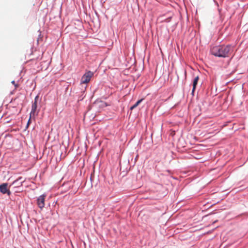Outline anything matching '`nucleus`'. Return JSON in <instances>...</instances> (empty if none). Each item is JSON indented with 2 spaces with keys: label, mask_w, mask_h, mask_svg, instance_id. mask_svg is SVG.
I'll use <instances>...</instances> for the list:
<instances>
[{
  "label": "nucleus",
  "mask_w": 248,
  "mask_h": 248,
  "mask_svg": "<svg viewBox=\"0 0 248 248\" xmlns=\"http://www.w3.org/2000/svg\"><path fill=\"white\" fill-rule=\"evenodd\" d=\"M8 184L3 183L0 185V191L2 194H7L8 195L11 194V192L8 189Z\"/></svg>",
  "instance_id": "obj_5"
},
{
  "label": "nucleus",
  "mask_w": 248,
  "mask_h": 248,
  "mask_svg": "<svg viewBox=\"0 0 248 248\" xmlns=\"http://www.w3.org/2000/svg\"><path fill=\"white\" fill-rule=\"evenodd\" d=\"M12 83L15 85L16 88H17L18 87V84H16L15 81L14 80L12 81Z\"/></svg>",
  "instance_id": "obj_10"
},
{
  "label": "nucleus",
  "mask_w": 248,
  "mask_h": 248,
  "mask_svg": "<svg viewBox=\"0 0 248 248\" xmlns=\"http://www.w3.org/2000/svg\"><path fill=\"white\" fill-rule=\"evenodd\" d=\"M24 182V180L21 177H19L17 179L13 182V183L10 186V187H12L13 188L20 187L22 186V184Z\"/></svg>",
  "instance_id": "obj_3"
},
{
  "label": "nucleus",
  "mask_w": 248,
  "mask_h": 248,
  "mask_svg": "<svg viewBox=\"0 0 248 248\" xmlns=\"http://www.w3.org/2000/svg\"><path fill=\"white\" fill-rule=\"evenodd\" d=\"M142 101V99L138 100L134 105L131 107L130 109L133 110Z\"/></svg>",
  "instance_id": "obj_9"
},
{
  "label": "nucleus",
  "mask_w": 248,
  "mask_h": 248,
  "mask_svg": "<svg viewBox=\"0 0 248 248\" xmlns=\"http://www.w3.org/2000/svg\"><path fill=\"white\" fill-rule=\"evenodd\" d=\"M31 116H30V119H29V121H28V123H27V126H28L29 125V124H30V121H31Z\"/></svg>",
  "instance_id": "obj_11"
},
{
  "label": "nucleus",
  "mask_w": 248,
  "mask_h": 248,
  "mask_svg": "<svg viewBox=\"0 0 248 248\" xmlns=\"http://www.w3.org/2000/svg\"><path fill=\"white\" fill-rule=\"evenodd\" d=\"M230 46H220L218 48V57H228L231 51Z\"/></svg>",
  "instance_id": "obj_1"
},
{
  "label": "nucleus",
  "mask_w": 248,
  "mask_h": 248,
  "mask_svg": "<svg viewBox=\"0 0 248 248\" xmlns=\"http://www.w3.org/2000/svg\"><path fill=\"white\" fill-rule=\"evenodd\" d=\"M199 79V78L198 76L196 77L194 79V80L193 82L192 93H194V92L196 89V87L197 85V83H198Z\"/></svg>",
  "instance_id": "obj_7"
},
{
  "label": "nucleus",
  "mask_w": 248,
  "mask_h": 248,
  "mask_svg": "<svg viewBox=\"0 0 248 248\" xmlns=\"http://www.w3.org/2000/svg\"><path fill=\"white\" fill-rule=\"evenodd\" d=\"M210 52L212 55L217 56V46L216 45L212 46Z\"/></svg>",
  "instance_id": "obj_8"
},
{
  "label": "nucleus",
  "mask_w": 248,
  "mask_h": 248,
  "mask_svg": "<svg viewBox=\"0 0 248 248\" xmlns=\"http://www.w3.org/2000/svg\"><path fill=\"white\" fill-rule=\"evenodd\" d=\"M38 99V96H37L35 97V98L34 99V101L32 105L31 110L30 113L31 117H33L35 114V112H36L37 107V103Z\"/></svg>",
  "instance_id": "obj_4"
},
{
  "label": "nucleus",
  "mask_w": 248,
  "mask_h": 248,
  "mask_svg": "<svg viewBox=\"0 0 248 248\" xmlns=\"http://www.w3.org/2000/svg\"><path fill=\"white\" fill-rule=\"evenodd\" d=\"M45 198L46 195H42L39 196L37 199V204L41 209H42L45 206Z\"/></svg>",
  "instance_id": "obj_6"
},
{
  "label": "nucleus",
  "mask_w": 248,
  "mask_h": 248,
  "mask_svg": "<svg viewBox=\"0 0 248 248\" xmlns=\"http://www.w3.org/2000/svg\"><path fill=\"white\" fill-rule=\"evenodd\" d=\"M93 73L90 71L85 73L81 78V83L82 84H86L88 83L90 81L91 78L93 76Z\"/></svg>",
  "instance_id": "obj_2"
}]
</instances>
